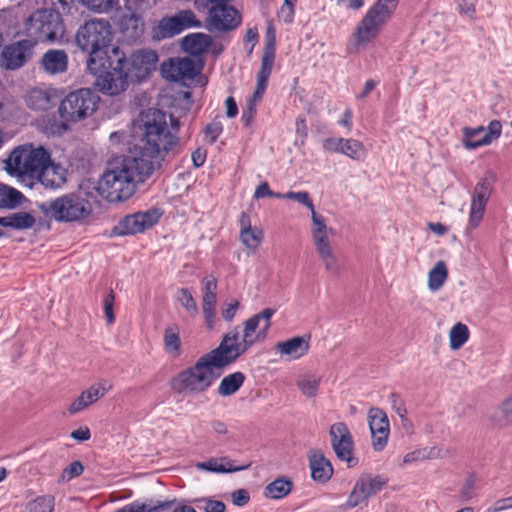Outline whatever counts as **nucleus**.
<instances>
[{"mask_svg": "<svg viewBox=\"0 0 512 512\" xmlns=\"http://www.w3.org/2000/svg\"><path fill=\"white\" fill-rule=\"evenodd\" d=\"M274 313V309L265 308L243 323L242 334L239 326L225 333L217 348L204 354L194 365L172 378V390L188 394L207 391L220 376V373L215 372L216 369H223L234 363L255 343L263 342L267 338Z\"/></svg>", "mask_w": 512, "mask_h": 512, "instance_id": "nucleus-1", "label": "nucleus"}, {"mask_svg": "<svg viewBox=\"0 0 512 512\" xmlns=\"http://www.w3.org/2000/svg\"><path fill=\"white\" fill-rule=\"evenodd\" d=\"M153 171L151 160L125 157L120 164L105 171L98 182L97 190L110 202L127 200L135 193L137 184L148 179Z\"/></svg>", "mask_w": 512, "mask_h": 512, "instance_id": "nucleus-2", "label": "nucleus"}, {"mask_svg": "<svg viewBox=\"0 0 512 512\" xmlns=\"http://www.w3.org/2000/svg\"><path fill=\"white\" fill-rule=\"evenodd\" d=\"M140 127L142 137L137 158L151 160L155 169L163 155L176 145L178 138L169 130L166 115L159 109L143 111L140 114Z\"/></svg>", "mask_w": 512, "mask_h": 512, "instance_id": "nucleus-3", "label": "nucleus"}, {"mask_svg": "<svg viewBox=\"0 0 512 512\" xmlns=\"http://www.w3.org/2000/svg\"><path fill=\"white\" fill-rule=\"evenodd\" d=\"M399 0H377L358 22L347 45L349 53L365 49L393 17Z\"/></svg>", "mask_w": 512, "mask_h": 512, "instance_id": "nucleus-4", "label": "nucleus"}, {"mask_svg": "<svg viewBox=\"0 0 512 512\" xmlns=\"http://www.w3.org/2000/svg\"><path fill=\"white\" fill-rule=\"evenodd\" d=\"M112 30L106 19H91L79 27L76 33V43L83 51H89L87 68L99 70V59L110 55Z\"/></svg>", "mask_w": 512, "mask_h": 512, "instance_id": "nucleus-5", "label": "nucleus"}, {"mask_svg": "<svg viewBox=\"0 0 512 512\" xmlns=\"http://www.w3.org/2000/svg\"><path fill=\"white\" fill-rule=\"evenodd\" d=\"M99 70L88 69L96 76L95 87L103 94L115 96L128 87L129 72L125 69V53L118 47H111L110 55L99 59Z\"/></svg>", "mask_w": 512, "mask_h": 512, "instance_id": "nucleus-6", "label": "nucleus"}, {"mask_svg": "<svg viewBox=\"0 0 512 512\" xmlns=\"http://www.w3.org/2000/svg\"><path fill=\"white\" fill-rule=\"evenodd\" d=\"M50 163V153L43 146L31 143L15 147L6 160L5 168L9 175L23 181H35L43 170L44 164Z\"/></svg>", "mask_w": 512, "mask_h": 512, "instance_id": "nucleus-7", "label": "nucleus"}, {"mask_svg": "<svg viewBox=\"0 0 512 512\" xmlns=\"http://www.w3.org/2000/svg\"><path fill=\"white\" fill-rule=\"evenodd\" d=\"M39 209L46 218L56 222H81L92 213L90 201L80 193L71 192L43 202Z\"/></svg>", "mask_w": 512, "mask_h": 512, "instance_id": "nucleus-8", "label": "nucleus"}, {"mask_svg": "<svg viewBox=\"0 0 512 512\" xmlns=\"http://www.w3.org/2000/svg\"><path fill=\"white\" fill-rule=\"evenodd\" d=\"M99 102V95L90 88H80L70 92L58 107L63 125L76 123L92 116L97 111Z\"/></svg>", "mask_w": 512, "mask_h": 512, "instance_id": "nucleus-9", "label": "nucleus"}, {"mask_svg": "<svg viewBox=\"0 0 512 512\" xmlns=\"http://www.w3.org/2000/svg\"><path fill=\"white\" fill-rule=\"evenodd\" d=\"M26 30L35 42H57L65 34L62 16L54 9L35 11L26 23Z\"/></svg>", "mask_w": 512, "mask_h": 512, "instance_id": "nucleus-10", "label": "nucleus"}, {"mask_svg": "<svg viewBox=\"0 0 512 512\" xmlns=\"http://www.w3.org/2000/svg\"><path fill=\"white\" fill-rule=\"evenodd\" d=\"M333 236L334 230L327 226L326 219L314 216V226H311V237L315 250L326 272L333 276H338L341 273V262L332 243Z\"/></svg>", "mask_w": 512, "mask_h": 512, "instance_id": "nucleus-11", "label": "nucleus"}, {"mask_svg": "<svg viewBox=\"0 0 512 512\" xmlns=\"http://www.w3.org/2000/svg\"><path fill=\"white\" fill-rule=\"evenodd\" d=\"M387 483L388 478L383 475H361L348 495L346 506L348 508H355L365 503L369 498L378 494Z\"/></svg>", "mask_w": 512, "mask_h": 512, "instance_id": "nucleus-12", "label": "nucleus"}, {"mask_svg": "<svg viewBox=\"0 0 512 512\" xmlns=\"http://www.w3.org/2000/svg\"><path fill=\"white\" fill-rule=\"evenodd\" d=\"M202 64L190 57H173L161 64L163 78L172 82L193 80L201 71Z\"/></svg>", "mask_w": 512, "mask_h": 512, "instance_id": "nucleus-13", "label": "nucleus"}, {"mask_svg": "<svg viewBox=\"0 0 512 512\" xmlns=\"http://www.w3.org/2000/svg\"><path fill=\"white\" fill-rule=\"evenodd\" d=\"M162 213L158 209H150L125 216L114 228V233L119 236L142 233L154 226Z\"/></svg>", "mask_w": 512, "mask_h": 512, "instance_id": "nucleus-14", "label": "nucleus"}, {"mask_svg": "<svg viewBox=\"0 0 512 512\" xmlns=\"http://www.w3.org/2000/svg\"><path fill=\"white\" fill-rule=\"evenodd\" d=\"M492 190V180L487 176L481 178L475 185L469 211L468 230H474L480 225Z\"/></svg>", "mask_w": 512, "mask_h": 512, "instance_id": "nucleus-15", "label": "nucleus"}, {"mask_svg": "<svg viewBox=\"0 0 512 512\" xmlns=\"http://www.w3.org/2000/svg\"><path fill=\"white\" fill-rule=\"evenodd\" d=\"M158 55L152 49H140L133 52L129 59L125 58V69L129 72V78L138 82L144 80L156 69Z\"/></svg>", "mask_w": 512, "mask_h": 512, "instance_id": "nucleus-16", "label": "nucleus"}, {"mask_svg": "<svg viewBox=\"0 0 512 512\" xmlns=\"http://www.w3.org/2000/svg\"><path fill=\"white\" fill-rule=\"evenodd\" d=\"M332 448L341 461H345L349 466L357 463L353 457L354 442L349 428L344 422H337L331 425L329 430Z\"/></svg>", "mask_w": 512, "mask_h": 512, "instance_id": "nucleus-17", "label": "nucleus"}, {"mask_svg": "<svg viewBox=\"0 0 512 512\" xmlns=\"http://www.w3.org/2000/svg\"><path fill=\"white\" fill-rule=\"evenodd\" d=\"M241 23L240 13L227 4L213 5L208 12L207 28L210 31H230Z\"/></svg>", "mask_w": 512, "mask_h": 512, "instance_id": "nucleus-18", "label": "nucleus"}, {"mask_svg": "<svg viewBox=\"0 0 512 512\" xmlns=\"http://www.w3.org/2000/svg\"><path fill=\"white\" fill-rule=\"evenodd\" d=\"M367 420L372 437V447L375 451H382L387 445L390 434L388 416L381 408L372 407L368 411Z\"/></svg>", "mask_w": 512, "mask_h": 512, "instance_id": "nucleus-19", "label": "nucleus"}, {"mask_svg": "<svg viewBox=\"0 0 512 512\" xmlns=\"http://www.w3.org/2000/svg\"><path fill=\"white\" fill-rule=\"evenodd\" d=\"M201 22L191 10H183L174 16L163 18L158 25L161 36L172 37L191 27H200Z\"/></svg>", "mask_w": 512, "mask_h": 512, "instance_id": "nucleus-20", "label": "nucleus"}, {"mask_svg": "<svg viewBox=\"0 0 512 512\" xmlns=\"http://www.w3.org/2000/svg\"><path fill=\"white\" fill-rule=\"evenodd\" d=\"M118 29L124 42L132 44L140 40L144 33V22L136 12H122L118 20Z\"/></svg>", "mask_w": 512, "mask_h": 512, "instance_id": "nucleus-21", "label": "nucleus"}, {"mask_svg": "<svg viewBox=\"0 0 512 512\" xmlns=\"http://www.w3.org/2000/svg\"><path fill=\"white\" fill-rule=\"evenodd\" d=\"M31 51L28 41H20L6 46L2 52V64L10 70L23 66L30 58Z\"/></svg>", "mask_w": 512, "mask_h": 512, "instance_id": "nucleus-22", "label": "nucleus"}, {"mask_svg": "<svg viewBox=\"0 0 512 512\" xmlns=\"http://www.w3.org/2000/svg\"><path fill=\"white\" fill-rule=\"evenodd\" d=\"M310 348V336H295L278 342L276 351L287 360H297L306 355Z\"/></svg>", "mask_w": 512, "mask_h": 512, "instance_id": "nucleus-23", "label": "nucleus"}, {"mask_svg": "<svg viewBox=\"0 0 512 512\" xmlns=\"http://www.w3.org/2000/svg\"><path fill=\"white\" fill-rule=\"evenodd\" d=\"M270 76L257 73V85L253 95L247 100L246 107L244 108L241 116V121L246 127H250L255 119L257 113V104L262 99L269 82Z\"/></svg>", "mask_w": 512, "mask_h": 512, "instance_id": "nucleus-24", "label": "nucleus"}, {"mask_svg": "<svg viewBox=\"0 0 512 512\" xmlns=\"http://www.w3.org/2000/svg\"><path fill=\"white\" fill-rule=\"evenodd\" d=\"M39 174L41 175L36 180L46 188H59L66 182V170L53 163L51 159L50 163L44 164V168Z\"/></svg>", "mask_w": 512, "mask_h": 512, "instance_id": "nucleus-25", "label": "nucleus"}, {"mask_svg": "<svg viewBox=\"0 0 512 512\" xmlns=\"http://www.w3.org/2000/svg\"><path fill=\"white\" fill-rule=\"evenodd\" d=\"M251 466V463L236 465L227 457L211 458L206 462H199L196 467L199 470L213 472V473H233L246 470Z\"/></svg>", "mask_w": 512, "mask_h": 512, "instance_id": "nucleus-26", "label": "nucleus"}, {"mask_svg": "<svg viewBox=\"0 0 512 512\" xmlns=\"http://www.w3.org/2000/svg\"><path fill=\"white\" fill-rule=\"evenodd\" d=\"M41 65L49 74L63 73L68 67V55L64 50H48L41 59Z\"/></svg>", "mask_w": 512, "mask_h": 512, "instance_id": "nucleus-27", "label": "nucleus"}, {"mask_svg": "<svg viewBox=\"0 0 512 512\" xmlns=\"http://www.w3.org/2000/svg\"><path fill=\"white\" fill-rule=\"evenodd\" d=\"M309 467L313 480L325 483L333 475L331 462L322 453L315 452L309 457Z\"/></svg>", "mask_w": 512, "mask_h": 512, "instance_id": "nucleus-28", "label": "nucleus"}, {"mask_svg": "<svg viewBox=\"0 0 512 512\" xmlns=\"http://www.w3.org/2000/svg\"><path fill=\"white\" fill-rule=\"evenodd\" d=\"M276 37L275 30L272 26H268L266 32V42L261 58V66L258 73L271 76L276 55Z\"/></svg>", "mask_w": 512, "mask_h": 512, "instance_id": "nucleus-29", "label": "nucleus"}, {"mask_svg": "<svg viewBox=\"0 0 512 512\" xmlns=\"http://www.w3.org/2000/svg\"><path fill=\"white\" fill-rule=\"evenodd\" d=\"M211 45L212 37L205 33H191L182 40L184 51L193 56H201Z\"/></svg>", "mask_w": 512, "mask_h": 512, "instance_id": "nucleus-30", "label": "nucleus"}, {"mask_svg": "<svg viewBox=\"0 0 512 512\" xmlns=\"http://www.w3.org/2000/svg\"><path fill=\"white\" fill-rule=\"evenodd\" d=\"M25 101L29 108L45 111L55 105L56 97L48 90L34 88L28 92Z\"/></svg>", "mask_w": 512, "mask_h": 512, "instance_id": "nucleus-31", "label": "nucleus"}, {"mask_svg": "<svg viewBox=\"0 0 512 512\" xmlns=\"http://www.w3.org/2000/svg\"><path fill=\"white\" fill-rule=\"evenodd\" d=\"M172 507V502L166 500L147 499L135 500L124 506L125 512H166Z\"/></svg>", "mask_w": 512, "mask_h": 512, "instance_id": "nucleus-32", "label": "nucleus"}, {"mask_svg": "<svg viewBox=\"0 0 512 512\" xmlns=\"http://www.w3.org/2000/svg\"><path fill=\"white\" fill-rule=\"evenodd\" d=\"M441 456V450L436 447H424L418 448L411 452L406 453L401 462L399 463L400 467H404L406 465H410L416 463L418 461H424L429 459H437Z\"/></svg>", "mask_w": 512, "mask_h": 512, "instance_id": "nucleus-33", "label": "nucleus"}, {"mask_svg": "<svg viewBox=\"0 0 512 512\" xmlns=\"http://www.w3.org/2000/svg\"><path fill=\"white\" fill-rule=\"evenodd\" d=\"M5 228H11L13 230H27L32 228L35 223V217L25 211L11 213L5 216Z\"/></svg>", "mask_w": 512, "mask_h": 512, "instance_id": "nucleus-34", "label": "nucleus"}, {"mask_svg": "<svg viewBox=\"0 0 512 512\" xmlns=\"http://www.w3.org/2000/svg\"><path fill=\"white\" fill-rule=\"evenodd\" d=\"M244 381L245 375L240 371L229 374L221 380L218 386V394L224 397L231 396L240 389Z\"/></svg>", "mask_w": 512, "mask_h": 512, "instance_id": "nucleus-35", "label": "nucleus"}, {"mask_svg": "<svg viewBox=\"0 0 512 512\" xmlns=\"http://www.w3.org/2000/svg\"><path fill=\"white\" fill-rule=\"evenodd\" d=\"M164 350L172 357H178L181 354V340L179 328L176 325L167 326L163 336Z\"/></svg>", "mask_w": 512, "mask_h": 512, "instance_id": "nucleus-36", "label": "nucleus"}, {"mask_svg": "<svg viewBox=\"0 0 512 512\" xmlns=\"http://www.w3.org/2000/svg\"><path fill=\"white\" fill-rule=\"evenodd\" d=\"M292 487L293 483L291 480L285 477H280L265 487L264 495L270 499H281L291 492Z\"/></svg>", "mask_w": 512, "mask_h": 512, "instance_id": "nucleus-37", "label": "nucleus"}, {"mask_svg": "<svg viewBox=\"0 0 512 512\" xmlns=\"http://www.w3.org/2000/svg\"><path fill=\"white\" fill-rule=\"evenodd\" d=\"M340 154L355 161H363L366 158L367 150L361 141L349 138L344 139Z\"/></svg>", "mask_w": 512, "mask_h": 512, "instance_id": "nucleus-38", "label": "nucleus"}, {"mask_svg": "<svg viewBox=\"0 0 512 512\" xmlns=\"http://www.w3.org/2000/svg\"><path fill=\"white\" fill-rule=\"evenodd\" d=\"M448 278V270L444 261H438L428 273V287L431 291L439 290Z\"/></svg>", "mask_w": 512, "mask_h": 512, "instance_id": "nucleus-39", "label": "nucleus"}, {"mask_svg": "<svg viewBox=\"0 0 512 512\" xmlns=\"http://www.w3.org/2000/svg\"><path fill=\"white\" fill-rule=\"evenodd\" d=\"M217 294H202V312L207 329L215 326Z\"/></svg>", "mask_w": 512, "mask_h": 512, "instance_id": "nucleus-40", "label": "nucleus"}, {"mask_svg": "<svg viewBox=\"0 0 512 512\" xmlns=\"http://www.w3.org/2000/svg\"><path fill=\"white\" fill-rule=\"evenodd\" d=\"M23 194L15 188L0 184V208L14 209L22 203Z\"/></svg>", "mask_w": 512, "mask_h": 512, "instance_id": "nucleus-41", "label": "nucleus"}, {"mask_svg": "<svg viewBox=\"0 0 512 512\" xmlns=\"http://www.w3.org/2000/svg\"><path fill=\"white\" fill-rule=\"evenodd\" d=\"M176 300L185 309L187 315L191 318H196L199 314V308L196 300L189 289L181 287L178 288L175 294Z\"/></svg>", "mask_w": 512, "mask_h": 512, "instance_id": "nucleus-42", "label": "nucleus"}, {"mask_svg": "<svg viewBox=\"0 0 512 512\" xmlns=\"http://www.w3.org/2000/svg\"><path fill=\"white\" fill-rule=\"evenodd\" d=\"M468 339L469 329L465 324L458 322L451 328L449 333V342L452 350L460 349Z\"/></svg>", "mask_w": 512, "mask_h": 512, "instance_id": "nucleus-43", "label": "nucleus"}, {"mask_svg": "<svg viewBox=\"0 0 512 512\" xmlns=\"http://www.w3.org/2000/svg\"><path fill=\"white\" fill-rule=\"evenodd\" d=\"M263 239V231L260 228L252 227L248 229H240L241 243L252 251H255L261 244Z\"/></svg>", "mask_w": 512, "mask_h": 512, "instance_id": "nucleus-44", "label": "nucleus"}, {"mask_svg": "<svg viewBox=\"0 0 512 512\" xmlns=\"http://www.w3.org/2000/svg\"><path fill=\"white\" fill-rule=\"evenodd\" d=\"M55 499L52 495L37 496L25 506V512H53Z\"/></svg>", "mask_w": 512, "mask_h": 512, "instance_id": "nucleus-45", "label": "nucleus"}, {"mask_svg": "<svg viewBox=\"0 0 512 512\" xmlns=\"http://www.w3.org/2000/svg\"><path fill=\"white\" fill-rule=\"evenodd\" d=\"M281 199L295 200L298 203L306 206L311 211V220H312L311 226H314V216H318L320 218H325L322 214L315 211V207L310 198V195L306 191H300V192L289 191L287 193L282 194Z\"/></svg>", "mask_w": 512, "mask_h": 512, "instance_id": "nucleus-46", "label": "nucleus"}, {"mask_svg": "<svg viewBox=\"0 0 512 512\" xmlns=\"http://www.w3.org/2000/svg\"><path fill=\"white\" fill-rule=\"evenodd\" d=\"M320 377L315 375H306L297 381V386L306 397H315L318 393Z\"/></svg>", "mask_w": 512, "mask_h": 512, "instance_id": "nucleus-47", "label": "nucleus"}, {"mask_svg": "<svg viewBox=\"0 0 512 512\" xmlns=\"http://www.w3.org/2000/svg\"><path fill=\"white\" fill-rule=\"evenodd\" d=\"M463 145L466 149L473 150L480 146H474L476 142H482V136H484V127L479 126L475 128L464 127L463 130Z\"/></svg>", "mask_w": 512, "mask_h": 512, "instance_id": "nucleus-48", "label": "nucleus"}, {"mask_svg": "<svg viewBox=\"0 0 512 512\" xmlns=\"http://www.w3.org/2000/svg\"><path fill=\"white\" fill-rule=\"evenodd\" d=\"M502 132V124L498 120H492L487 129L484 128V136H482V142H475L474 146H486L497 139Z\"/></svg>", "mask_w": 512, "mask_h": 512, "instance_id": "nucleus-49", "label": "nucleus"}, {"mask_svg": "<svg viewBox=\"0 0 512 512\" xmlns=\"http://www.w3.org/2000/svg\"><path fill=\"white\" fill-rule=\"evenodd\" d=\"M198 508L204 512H225L226 505L219 500H213L208 497L196 498L192 501Z\"/></svg>", "mask_w": 512, "mask_h": 512, "instance_id": "nucleus-50", "label": "nucleus"}, {"mask_svg": "<svg viewBox=\"0 0 512 512\" xmlns=\"http://www.w3.org/2000/svg\"><path fill=\"white\" fill-rule=\"evenodd\" d=\"M90 10L106 13L118 5V0H79Z\"/></svg>", "mask_w": 512, "mask_h": 512, "instance_id": "nucleus-51", "label": "nucleus"}, {"mask_svg": "<svg viewBox=\"0 0 512 512\" xmlns=\"http://www.w3.org/2000/svg\"><path fill=\"white\" fill-rule=\"evenodd\" d=\"M109 388H106L102 383H96L91 385L88 389L82 391V394L88 401L90 405L97 402L100 398H102L107 392Z\"/></svg>", "mask_w": 512, "mask_h": 512, "instance_id": "nucleus-52", "label": "nucleus"}, {"mask_svg": "<svg viewBox=\"0 0 512 512\" xmlns=\"http://www.w3.org/2000/svg\"><path fill=\"white\" fill-rule=\"evenodd\" d=\"M297 0H284L283 5L280 7L277 17L280 21L290 24L295 16V3Z\"/></svg>", "mask_w": 512, "mask_h": 512, "instance_id": "nucleus-53", "label": "nucleus"}, {"mask_svg": "<svg viewBox=\"0 0 512 512\" xmlns=\"http://www.w3.org/2000/svg\"><path fill=\"white\" fill-rule=\"evenodd\" d=\"M388 401L391 404V408L399 418H404V415H407L406 404L400 394L391 392L388 396Z\"/></svg>", "mask_w": 512, "mask_h": 512, "instance_id": "nucleus-54", "label": "nucleus"}, {"mask_svg": "<svg viewBox=\"0 0 512 512\" xmlns=\"http://www.w3.org/2000/svg\"><path fill=\"white\" fill-rule=\"evenodd\" d=\"M223 132V125L221 121L214 120L208 125H206L204 129L205 137L208 139L209 143L213 144L217 141L218 137Z\"/></svg>", "mask_w": 512, "mask_h": 512, "instance_id": "nucleus-55", "label": "nucleus"}, {"mask_svg": "<svg viewBox=\"0 0 512 512\" xmlns=\"http://www.w3.org/2000/svg\"><path fill=\"white\" fill-rule=\"evenodd\" d=\"M459 13L463 16L473 19L476 12L477 0H456Z\"/></svg>", "mask_w": 512, "mask_h": 512, "instance_id": "nucleus-56", "label": "nucleus"}, {"mask_svg": "<svg viewBox=\"0 0 512 512\" xmlns=\"http://www.w3.org/2000/svg\"><path fill=\"white\" fill-rule=\"evenodd\" d=\"M115 301V294L113 290H110V292L107 294L103 301V308H104V314L107 320L108 324H112L115 321V316L113 312V305Z\"/></svg>", "mask_w": 512, "mask_h": 512, "instance_id": "nucleus-57", "label": "nucleus"}, {"mask_svg": "<svg viewBox=\"0 0 512 512\" xmlns=\"http://www.w3.org/2000/svg\"><path fill=\"white\" fill-rule=\"evenodd\" d=\"M253 197L254 199H260L263 197H273L281 199L282 193L272 191L267 182H262L256 187Z\"/></svg>", "mask_w": 512, "mask_h": 512, "instance_id": "nucleus-58", "label": "nucleus"}, {"mask_svg": "<svg viewBox=\"0 0 512 512\" xmlns=\"http://www.w3.org/2000/svg\"><path fill=\"white\" fill-rule=\"evenodd\" d=\"M344 138L340 137H328L323 140V149L330 153H340Z\"/></svg>", "mask_w": 512, "mask_h": 512, "instance_id": "nucleus-59", "label": "nucleus"}, {"mask_svg": "<svg viewBox=\"0 0 512 512\" xmlns=\"http://www.w3.org/2000/svg\"><path fill=\"white\" fill-rule=\"evenodd\" d=\"M90 404L84 397V395L81 393L69 406H68V412L71 415H74L76 413H79L86 408H88Z\"/></svg>", "mask_w": 512, "mask_h": 512, "instance_id": "nucleus-60", "label": "nucleus"}, {"mask_svg": "<svg viewBox=\"0 0 512 512\" xmlns=\"http://www.w3.org/2000/svg\"><path fill=\"white\" fill-rule=\"evenodd\" d=\"M231 496L233 504L238 507L245 506L250 500L249 493L245 489H238Z\"/></svg>", "mask_w": 512, "mask_h": 512, "instance_id": "nucleus-61", "label": "nucleus"}, {"mask_svg": "<svg viewBox=\"0 0 512 512\" xmlns=\"http://www.w3.org/2000/svg\"><path fill=\"white\" fill-rule=\"evenodd\" d=\"M84 471V467L80 461H74L70 465H68L64 470V477H67L69 480L81 475Z\"/></svg>", "mask_w": 512, "mask_h": 512, "instance_id": "nucleus-62", "label": "nucleus"}, {"mask_svg": "<svg viewBox=\"0 0 512 512\" xmlns=\"http://www.w3.org/2000/svg\"><path fill=\"white\" fill-rule=\"evenodd\" d=\"M240 306L239 301L234 300L222 309V317L227 322H232Z\"/></svg>", "mask_w": 512, "mask_h": 512, "instance_id": "nucleus-63", "label": "nucleus"}, {"mask_svg": "<svg viewBox=\"0 0 512 512\" xmlns=\"http://www.w3.org/2000/svg\"><path fill=\"white\" fill-rule=\"evenodd\" d=\"M168 502H172V507L167 512H196V510L183 501H177L176 498L166 499Z\"/></svg>", "mask_w": 512, "mask_h": 512, "instance_id": "nucleus-64", "label": "nucleus"}]
</instances>
